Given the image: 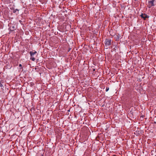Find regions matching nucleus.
I'll return each instance as SVG.
<instances>
[{
  "instance_id": "obj_4",
  "label": "nucleus",
  "mask_w": 156,
  "mask_h": 156,
  "mask_svg": "<svg viewBox=\"0 0 156 156\" xmlns=\"http://www.w3.org/2000/svg\"><path fill=\"white\" fill-rule=\"evenodd\" d=\"M37 53L36 51L34 52L30 51V55L33 56Z\"/></svg>"
},
{
  "instance_id": "obj_6",
  "label": "nucleus",
  "mask_w": 156,
  "mask_h": 156,
  "mask_svg": "<svg viewBox=\"0 0 156 156\" xmlns=\"http://www.w3.org/2000/svg\"><path fill=\"white\" fill-rule=\"evenodd\" d=\"M19 11V10L18 9H13V13H16V12L17 11L18 12Z\"/></svg>"
},
{
  "instance_id": "obj_3",
  "label": "nucleus",
  "mask_w": 156,
  "mask_h": 156,
  "mask_svg": "<svg viewBox=\"0 0 156 156\" xmlns=\"http://www.w3.org/2000/svg\"><path fill=\"white\" fill-rule=\"evenodd\" d=\"M140 16L142 18L144 19V20H146V18H148L149 17L148 16H147V14L145 13L142 14L140 15Z\"/></svg>"
},
{
  "instance_id": "obj_7",
  "label": "nucleus",
  "mask_w": 156,
  "mask_h": 156,
  "mask_svg": "<svg viewBox=\"0 0 156 156\" xmlns=\"http://www.w3.org/2000/svg\"><path fill=\"white\" fill-rule=\"evenodd\" d=\"M20 69H23V67L21 64H19Z\"/></svg>"
},
{
  "instance_id": "obj_8",
  "label": "nucleus",
  "mask_w": 156,
  "mask_h": 156,
  "mask_svg": "<svg viewBox=\"0 0 156 156\" xmlns=\"http://www.w3.org/2000/svg\"><path fill=\"white\" fill-rule=\"evenodd\" d=\"M109 88L108 87H106V91H108V90H109Z\"/></svg>"
},
{
  "instance_id": "obj_9",
  "label": "nucleus",
  "mask_w": 156,
  "mask_h": 156,
  "mask_svg": "<svg viewBox=\"0 0 156 156\" xmlns=\"http://www.w3.org/2000/svg\"><path fill=\"white\" fill-rule=\"evenodd\" d=\"M107 156H109V154H108V155H107Z\"/></svg>"
},
{
  "instance_id": "obj_1",
  "label": "nucleus",
  "mask_w": 156,
  "mask_h": 156,
  "mask_svg": "<svg viewBox=\"0 0 156 156\" xmlns=\"http://www.w3.org/2000/svg\"><path fill=\"white\" fill-rule=\"evenodd\" d=\"M111 39H106L105 40V44L106 45L109 46L111 45Z\"/></svg>"
},
{
  "instance_id": "obj_5",
  "label": "nucleus",
  "mask_w": 156,
  "mask_h": 156,
  "mask_svg": "<svg viewBox=\"0 0 156 156\" xmlns=\"http://www.w3.org/2000/svg\"><path fill=\"white\" fill-rule=\"evenodd\" d=\"M30 59L33 61H34L35 60V58L33 56L30 55Z\"/></svg>"
},
{
  "instance_id": "obj_2",
  "label": "nucleus",
  "mask_w": 156,
  "mask_h": 156,
  "mask_svg": "<svg viewBox=\"0 0 156 156\" xmlns=\"http://www.w3.org/2000/svg\"><path fill=\"white\" fill-rule=\"evenodd\" d=\"M155 0H152L148 2V7L149 8H150L151 7L154 5V2Z\"/></svg>"
}]
</instances>
